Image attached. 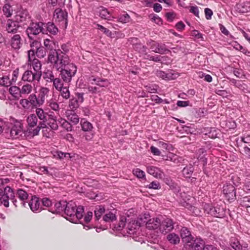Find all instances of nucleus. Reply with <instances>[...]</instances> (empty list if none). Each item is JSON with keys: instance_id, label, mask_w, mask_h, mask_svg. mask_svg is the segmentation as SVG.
Instances as JSON below:
<instances>
[{"instance_id": "nucleus-53", "label": "nucleus", "mask_w": 250, "mask_h": 250, "mask_svg": "<svg viewBox=\"0 0 250 250\" xmlns=\"http://www.w3.org/2000/svg\"><path fill=\"white\" fill-rule=\"evenodd\" d=\"M146 188L149 189H158L161 188L160 183L158 181H153L148 185L146 186Z\"/></svg>"}, {"instance_id": "nucleus-48", "label": "nucleus", "mask_w": 250, "mask_h": 250, "mask_svg": "<svg viewBox=\"0 0 250 250\" xmlns=\"http://www.w3.org/2000/svg\"><path fill=\"white\" fill-rule=\"evenodd\" d=\"M126 222V217L124 216H121L120 217L119 222L118 225L115 227V228L119 230H122L123 228H125Z\"/></svg>"}, {"instance_id": "nucleus-18", "label": "nucleus", "mask_w": 250, "mask_h": 250, "mask_svg": "<svg viewBox=\"0 0 250 250\" xmlns=\"http://www.w3.org/2000/svg\"><path fill=\"white\" fill-rule=\"evenodd\" d=\"M49 93L50 89L46 87L41 86L39 89L37 96L41 106L44 104L46 99L49 96Z\"/></svg>"}, {"instance_id": "nucleus-17", "label": "nucleus", "mask_w": 250, "mask_h": 250, "mask_svg": "<svg viewBox=\"0 0 250 250\" xmlns=\"http://www.w3.org/2000/svg\"><path fill=\"white\" fill-rule=\"evenodd\" d=\"M26 121L27 124V126L28 127L26 131V134L28 133L29 136L32 137L30 135L29 131H32L34 129H32V128L35 127L36 128L38 126V118L35 114H31L27 117Z\"/></svg>"}, {"instance_id": "nucleus-56", "label": "nucleus", "mask_w": 250, "mask_h": 250, "mask_svg": "<svg viewBox=\"0 0 250 250\" xmlns=\"http://www.w3.org/2000/svg\"><path fill=\"white\" fill-rule=\"evenodd\" d=\"M19 73V69H16L13 71L12 77L11 79H10V81L12 83V84L15 83L17 81Z\"/></svg>"}, {"instance_id": "nucleus-11", "label": "nucleus", "mask_w": 250, "mask_h": 250, "mask_svg": "<svg viewBox=\"0 0 250 250\" xmlns=\"http://www.w3.org/2000/svg\"><path fill=\"white\" fill-rule=\"evenodd\" d=\"M204 209L208 214L215 217L221 218L226 215V209L221 206L212 207L208 204H205Z\"/></svg>"}, {"instance_id": "nucleus-28", "label": "nucleus", "mask_w": 250, "mask_h": 250, "mask_svg": "<svg viewBox=\"0 0 250 250\" xmlns=\"http://www.w3.org/2000/svg\"><path fill=\"white\" fill-rule=\"evenodd\" d=\"M28 100L32 107H37L41 106L40 104V102L38 100V98L37 95H36L35 93H31L29 95L28 97L27 98Z\"/></svg>"}, {"instance_id": "nucleus-35", "label": "nucleus", "mask_w": 250, "mask_h": 250, "mask_svg": "<svg viewBox=\"0 0 250 250\" xmlns=\"http://www.w3.org/2000/svg\"><path fill=\"white\" fill-rule=\"evenodd\" d=\"M43 44L46 50H49L50 52L56 51L54 49L55 43L53 40L48 39L44 40Z\"/></svg>"}, {"instance_id": "nucleus-29", "label": "nucleus", "mask_w": 250, "mask_h": 250, "mask_svg": "<svg viewBox=\"0 0 250 250\" xmlns=\"http://www.w3.org/2000/svg\"><path fill=\"white\" fill-rule=\"evenodd\" d=\"M46 122V125H48L52 129L56 130L58 129V125L55 116L52 115H49Z\"/></svg>"}, {"instance_id": "nucleus-7", "label": "nucleus", "mask_w": 250, "mask_h": 250, "mask_svg": "<svg viewBox=\"0 0 250 250\" xmlns=\"http://www.w3.org/2000/svg\"><path fill=\"white\" fill-rule=\"evenodd\" d=\"M35 115L37 118H38L41 121L39 122L38 126L34 128L32 131H29L30 135L33 137L39 134L40 130L46 127V122L47 120L48 113L45 112L43 109L39 108V107H35Z\"/></svg>"}, {"instance_id": "nucleus-47", "label": "nucleus", "mask_w": 250, "mask_h": 250, "mask_svg": "<svg viewBox=\"0 0 250 250\" xmlns=\"http://www.w3.org/2000/svg\"><path fill=\"white\" fill-rule=\"evenodd\" d=\"M30 46L31 49L36 50L40 46H41V42L35 38L33 40H29Z\"/></svg>"}, {"instance_id": "nucleus-26", "label": "nucleus", "mask_w": 250, "mask_h": 250, "mask_svg": "<svg viewBox=\"0 0 250 250\" xmlns=\"http://www.w3.org/2000/svg\"><path fill=\"white\" fill-rule=\"evenodd\" d=\"M160 220L158 218L150 219L146 224V227L149 229H155L160 226Z\"/></svg>"}, {"instance_id": "nucleus-50", "label": "nucleus", "mask_w": 250, "mask_h": 250, "mask_svg": "<svg viewBox=\"0 0 250 250\" xmlns=\"http://www.w3.org/2000/svg\"><path fill=\"white\" fill-rule=\"evenodd\" d=\"M105 209L104 207L99 206L95 210V215L97 220H99L101 215L104 212Z\"/></svg>"}, {"instance_id": "nucleus-61", "label": "nucleus", "mask_w": 250, "mask_h": 250, "mask_svg": "<svg viewBox=\"0 0 250 250\" xmlns=\"http://www.w3.org/2000/svg\"><path fill=\"white\" fill-rule=\"evenodd\" d=\"M195 215L200 216L201 215V211L200 209L192 205L191 207L188 208Z\"/></svg>"}, {"instance_id": "nucleus-37", "label": "nucleus", "mask_w": 250, "mask_h": 250, "mask_svg": "<svg viewBox=\"0 0 250 250\" xmlns=\"http://www.w3.org/2000/svg\"><path fill=\"white\" fill-rule=\"evenodd\" d=\"M0 85L4 87H8L12 85L9 77L5 75L0 77Z\"/></svg>"}, {"instance_id": "nucleus-55", "label": "nucleus", "mask_w": 250, "mask_h": 250, "mask_svg": "<svg viewBox=\"0 0 250 250\" xmlns=\"http://www.w3.org/2000/svg\"><path fill=\"white\" fill-rule=\"evenodd\" d=\"M42 206L50 208L52 206L51 200L48 198H43L42 199Z\"/></svg>"}, {"instance_id": "nucleus-41", "label": "nucleus", "mask_w": 250, "mask_h": 250, "mask_svg": "<svg viewBox=\"0 0 250 250\" xmlns=\"http://www.w3.org/2000/svg\"><path fill=\"white\" fill-rule=\"evenodd\" d=\"M67 119L69 122L72 125H76L79 122V117L76 114H71L67 116Z\"/></svg>"}, {"instance_id": "nucleus-52", "label": "nucleus", "mask_w": 250, "mask_h": 250, "mask_svg": "<svg viewBox=\"0 0 250 250\" xmlns=\"http://www.w3.org/2000/svg\"><path fill=\"white\" fill-rule=\"evenodd\" d=\"M130 16L127 13H125L123 15H121L118 18V21L123 23H127L130 21Z\"/></svg>"}, {"instance_id": "nucleus-25", "label": "nucleus", "mask_w": 250, "mask_h": 250, "mask_svg": "<svg viewBox=\"0 0 250 250\" xmlns=\"http://www.w3.org/2000/svg\"><path fill=\"white\" fill-rule=\"evenodd\" d=\"M147 44L153 52L160 54H162L164 52L165 50L162 46L155 41L152 40L148 41Z\"/></svg>"}, {"instance_id": "nucleus-62", "label": "nucleus", "mask_w": 250, "mask_h": 250, "mask_svg": "<svg viewBox=\"0 0 250 250\" xmlns=\"http://www.w3.org/2000/svg\"><path fill=\"white\" fill-rule=\"evenodd\" d=\"M56 51L62 52L63 54L67 55V53L69 51V46L66 44H63L61 46V49H58Z\"/></svg>"}, {"instance_id": "nucleus-51", "label": "nucleus", "mask_w": 250, "mask_h": 250, "mask_svg": "<svg viewBox=\"0 0 250 250\" xmlns=\"http://www.w3.org/2000/svg\"><path fill=\"white\" fill-rule=\"evenodd\" d=\"M79 103L76 100V98H72L69 101V106L72 110L76 109L79 107Z\"/></svg>"}, {"instance_id": "nucleus-59", "label": "nucleus", "mask_w": 250, "mask_h": 250, "mask_svg": "<svg viewBox=\"0 0 250 250\" xmlns=\"http://www.w3.org/2000/svg\"><path fill=\"white\" fill-rule=\"evenodd\" d=\"M235 86L243 91L246 89V85L241 81H235Z\"/></svg>"}, {"instance_id": "nucleus-36", "label": "nucleus", "mask_w": 250, "mask_h": 250, "mask_svg": "<svg viewBox=\"0 0 250 250\" xmlns=\"http://www.w3.org/2000/svg\"><path fill=\"white\" fill-rule=\"evenodd\" d=\"M58 91L60 92V95L63 99L67 100L70 98V93L68 86H63Z\"/></svg>"}, {"instance_id": "nucleus-44", "label": "nucleus", "mask_w": 250, "mask_h": 250, "mask_svg": "<svg viewBox=\"0 0 250 250\" xmlns=\"http://www.w3.org/2000/svg\"><path fill=\"white\" fill-rule=\"evenodd\" d=\"M62 80V79H61L59 78L55 77L52 82L53 86L57 90H59L63 86V83Z\"/></svg>"}, {"instance_id": "nucleus-38", "label": "nucleus", "mask_w": 250, "mask_h": 250, "mask_svg": "<svg viewBox=\"0 0 250 250\" xmlns=\"http://www.w3.org/2000/svg\"><path fill=\"white\" fill-rule=\"evenodd\" d=\"M47 105L52 110L55 111H59L60 108L58 104L55 101V100L53 99H51L47 101Z\"/></svg>"}, {"instance_id": "nucleus-49", "label": "nucleus", "mask_w": 250, "mask_h": 250, "mask_svg": "<svg viewBox=\"0 0 250 250\" xmlns=\"http://www.w3.org/2000/svg\"><path fill=\"white\" fill-rule=\"evenodd\" d=\"M20 104L24 109H29L32 106L30 104L27 98L21 99L19 101Z\"/></svg>"}, {"instance_id": "nucleus-60", "label": "nucleus", "mask_w": 250, "mask_h": 250, "mask_svg": "<svg viewBox=\"0 0 250 250\" xmlns=\"http://www.w3.org/2000/svg\"><path fill=\"white\" fill-rule=\"evenodd\" d=\"M28 54V62H31L34 59H37L35 58L36 55V50L30 49L27 52Z\"/></svg>"}, {"instance_id": "nucleus-23", "label": "nucleus", "mask_w": 250, "mask_h": 250, "mask_svg": "<svg viewBox=\"0 0 250 250\" xmlns=\"http://www.w3.org/2000/svg\"><path fill=\"white\" fill-rule=\"evenodd\" d=\"M66 201H61L54 204L53 207L49 208L48 210L53 213H60L64 211L65 204Z\"/></svg>"}, {"instance_id": "nucleus-19", "label": "nucleus", "mask_w": 250, "mask_h": 250, "mask_svg": "<svg viewBox=\"0 0 250 250\" xmlns=\"http://www.w3.org/2000/svg\"><path fill=\"white\" fill-rule=\"evenodd\" d=\"M43 34H49V35H55L58 32V28L55 24L52 22L43 23Z\"/></svg>"}, {"instance_id": "nucleus-57", "label": "nucleus", "mask_w": 250, "mask_h": 250, "mask_svg": "<svg viewBox=\"0 0 250 250\" xmlns=\"http://www.w3.org/2000/svg\"><path fill=\"white\" fill-rule=\"evenodd\" d=\"M97 28L98 30L101 31L107 36H110L111 35V32L109 29L106 28L103 25L98 24H97Z\"/></svg>"}, {"instance_id": "nucleus-39", "label": "nucleus", "mask_w": 250, "mask_h": 250, "mask_svg": "<svg viewBox=\"0 0 250 250\" xmlns=\"http://www.w3.org/2000/svg\"><path fill=\"white\" fill-rule=\"evenodd\" d=\"M46 51L45 47L41 45L36 50V55L39 58H43L46 55Z\"/></svg>"}, {"instance_id": "nucleus-34", "label": "nucleus", "mask_w": 250, "mask_h": 250, "mask_svg": "<svg viewBox=\"0 0 250 250\" xmlns=\"http://www.w3.org/2000/svg\"><path fill=\"white\" fill-rule=\"evenodd\" d=\"M230 245L235 250H242V246L239 241L235 237H231L229 241Z\"/></svg>"}, {"instance_id": "nucleus-42", "label": "nucleus", "mask_w": 250, "mask_h": 250, "mask_svg": "<svg viewBox=\"0 0 250 250\" xmlns=\"http://www.w3.org/2000/svg\"><path fill=\"white\" fill-rule=\"evenodd\" d=\"M116 219V217L115 214L111 212L106 213L103 217V220L106 222H113Z\"/></svg>"}, {"instance_id": "nucleus-58", "label": "nucleus", "mask_w": 250, "mask_h": 250, "mask_svg": "<svg viewBox=\"0 0 250 250\" xmlns=\"http://www.w3.org/2000/svg\"><path fill=\"white\" fill-rule=\"evenodd\" d=\"M100 16L104 19H109L110 17V13L106 9H103L100 11Z\"/></svg>"}, {"instance_id": "nucleus-32", "label": "nucleus", "mask_w": 250, "mask_h": 250, "mask_svg": "<svg viewBox=\"0 0 250 250\" xmlns=\"http://www.w3.org/2000/svg\"><path fill=\"white\" fill-rule=\"evenodd\" d=\"M9 92L15 99L18 100L21 97L20 86H12L9 88Z\"/></svg>"}, {"instance_id": "nucleus-13", "label": "nucleus", "mask_w": 250, "mask_h": 250, "mask_svg": "<svg viewBox=\"0 0 250 250\" xmlns=\"http://www.w3.org/2000/svg\"><path fill=\"white\" fill-rule=\"evenodd\" d=\"M41 77L35 73L31 68L24 72L22 74L21 80L23 82L33 83L35 82H39Z\"/></svg>"}, {"instance_id": "nucleus-31", "label": "nucleus", "mask_w": 250, "mask_h": 250, "mask_svg": "<svg viewBox=\"0 0 250 250\" xmlns=\"http://www.w3.org/2000/svg\"><path fill=\"white\" fill-rule=\"evenodd\" d=\"M16 196L18 197L21 201L20 204L24 205V202L28 199V194L25 191L23 190V189H19L17 191Z\"/></svg>"}, {"instance_id": "nucleus-21", "label": "nucleus", "mask_w": 250, "mask_h": 250, "mask_svg": "<svg viewBox=\"0 0 250 250\" xmlns=\"http://www.w3.org/2000/svg\"><path fill=\"white\" fill-rule=\"evenodd\" d=\"M31 209L34 212H40L42 209V206L38 198L36 196L32 197L29 203Z\"/></svg>"}, {"instance_id": "nucleus-15", "label": "nucleus", "mask_w": 250, "mask_h": 250, "mask_svg": "<svg viewBox=\"0 0 250 250\" xmlns=\"http://www.w3.org/2000/svg\"><path fill=\"white\" fill-rule=\"evenodd\" d=\"M20 26L14 19H8L4 25L5 31L11 34L16 33Z\"/></svg>"}, {"instance_id": "nucleus-1", "label": "nucleus", "mask_w": 250, "mask_h": 250, "mask_svg": "<svg viewBox=\"0 0 250 250\" xmlns=\"http://www.w3.org/2000/svg\"><path fill=\"white\" fill-rule=\"evenodd\" d=\"M48 61L53 65V67L59 71L72 63H70V59L68 55L63 54L60 51L49 52L48 55Z\"/></svg>"}, {"instance_id": "nucleus-33", "label": "nucleus", "mask_w": 250, "mask_h": 250, "mask_svg": "<svg viewBox=\"0 0 250 250\" xmlns=\"http://www.w3.org/2000/svg\"><path fill=\"white\" fill-rule=\"evenodd\" d=\"M193 171V167L191 165H189L183 169L182 174L185 177L190 178L192 175Z\"/></svg>"}, {"instance_id": "nucleus-4", "label": "nucleus", "mask_w": 250, "mask_h": 250, "mask_svg": "<svg viewBox=\"0 0 250 250\" xmlns=\"http://www.w3.org/2000/svg\"><path fill=\"white\" fill-rule=\"evenodd\" d=\"M9 200L16 207L19 206L13 190L10 187L6 186L3 189L0 188V206L3 205L6 208L9 207Z\"/></svg>"}, {"instance_id": "nucleus-27", "label": "nucleus", "mask_w": 250, "mask_h": 250, "mask_svg": "<svg viewBox=\"0 0 250 250\" xmlns=\"http://www.w3.org/2000/svg\"><path fill=\"white\" fill-rule=\"evenodd\" d=\"M67 16V13L60 8H57L54 12V18L59 22L66 20Z\"/></svg>"}, {"instance_id": "nucleus-2", "label": "nucleus", "mask_w": 250, "mask_h": 250, "mask_svg": "<svg viewBox=\"0 0 250 250\" xmlns=\"http://www.w3.org/2000/svg\"><path fill=\"white\" fill-rule=\"evenodd\" d=\"M64 212L66 219L72 223H76L83 216V207L81 206H77L76 203L71 201L66 202Z\"/></svg>"}, {"instance_id": "nucleus-54", "label": "nucleus", "mask_w": 250, "mask_h": 250, "mask_svg": "<svg viewBox=\"0 0 250 250\" xmlns=\"http://www.w3.org/2000/svg\"><path fill=\"white\" fill-rule=\"evenodd\" d=\"M191 35L200 41H204V38L203 34L199 32L198 30H193L191 32Z\"/></svg>"}, {"instance_id": "nucleus-43", "label": "nucleus", "mask_w": 250, "mask_h": 250, "mask_svg": "<svg viewBox=\"0 0 250 250\" xmlns=\"http://www.w3.org/2000/svg\"><path fill=\"white\" fill-rule=\"evenodd\" d=\"M2 11L6 17H10L12 14V8L10 5L5 4L2 8Z\"/></svg>"}, {"instance_id": "nucleus-64", "label": "nucleus", "mask_w": 250, "mask_h": 250, "mask_svg": "<svg viewBox=\"0 0 250 250\" xmlns=\"http://www.w3.org/2000/svg\"><path fill=\"white\" fill-rule=\"evenodd\" d=\"M95 84L100 87H105L108 85V83L106 79H100Z\"/></svg>"}, {"instance_id": "nucleus-45", "label": "nucleus", "mask_w": 250, "mask_h": 250, "mask_svg": "<svg viewBox=\"0 0 250 250\" xmlns=\"http://www.w3.org/2000/svg\"><path fill=\"white\" fill-rule=\"evenodd\" d=\"M133 174L139 179H146V174L144 171L137 168L133 170Z\"/></svg>"}, {"instance_id": "nucleus-46", "label": "nucleus", "mask_w": 250, "mask_h": 250, "mask_svg": "<svg viewBox=\"0 0 250 250\" xmlns=\"http://www.w3.org/2000/svg\"><path fill=\"white\" fill-rule=\"evenodd\" d=\"M60 122L62 124V126L65 128L67 131H71L72 130V125L68 121L65 120L61 119Z\"/></svg>"}, {"instance_id": "nucleus-16", "label": "nucleus", "mask_w": 250, "mask_h": 250, "mask_svg": "<svg viewBox=\"0 0 250 250\" xmlns=\"http://www.w3.org/2000/svg\"><path fill=\"white\" fill-rule=\"evenodd\" d=\"M10 43L11 48L16 52H18L22 45V40L21 35L19 34L13 35L10 39Z\"/></svg>"}, {"instance_id": "nucleus-3", "label": "nucleus", "mask_w": 250, "mask_h": 250, "mask_svg": "<svg viewBox=\"0 0 250 250\" xmlns=\"http://www.w3.org/2000/svg\"><path fill=\"white\" fill-rule=\"evenodd\" d=\"M173 193L175 196L173 197L181 205L187 208H189L195 201L194 198L188 195L185 192H181L179 187L173 185Z\"/></svg>"}, {"instance_id": "nucleus-14", "label": "nucleus", "mask_w": 250, "mask_h": 250, "mask_svg": "<svg viewBox=\"0 0 250 250\" xmlns=\"http://www.w3.org/2000/svg\"><path fill=\"white\" fill-rule=\"evenodd\" d=\"M223 192L229 201L233 200L236 196L235 188L231 184L226 183L223 188Z\"/></svg>"}, {"instance_id": "nucleus-63", "label": "nucleus", "mask_w": 250, "mask_h": 250, "mask_svg": "<svg viewBox=\"0 0 250 250\" xmlns=\"http://www.w3.org/2000/svg\"><path fill=\"white\" fill-rule=\"evenodd\" d=\"M241 205L246 208L250 207V198L246 196L243 198L241 202Z\"/></svg>"}, {"instance_id": "nucleus-12", "label": "nucleus", "mask_w": 250, "mask_h": 250, "mask_svg": "<svg viewBox=\"0 0 250 250\" xmlns=\"http://www.w3.org/2000/svg\"><path fill=\"white\" fill-rule=\"evenodd\" d=\"M204 245L205 242L203 239L200 238H194L193 237L191 240L184 245V247L188 250H202Z\"/></svg>"}, {"instance_id": "nucleus-6", "label": "nucleus", "mask_w": 250, "mask_h": 250, "mask_svg": "<svg viewBox=\"0 0 250 250\" xmlns=\"http://www.w3.org/2000/svg\"><path fill=\"white\" fill-rule=\"evenodd\" d=\"M80 125L83 132L79 135L81 141H90L94 136V126L93 125L84 118L81 119Z\"/></svg>"}, {"instance_id": "nucleus-9", "label": "nucleus", "mask_w": 250, "mask_h": 250, "mask_svg": "<svg viewBox=\"0 0 250 250\" xmlns=\"http://www.w3.org/2000/svg\"><path fill=\"white\" fill-rule=\"evenodd\" d=\"M13 19L20 25H24L31 21V17L27 10L21 8L15 12Z\"/></svg>"}, {"instance_id": "nucleus-40", "label": "nucleus", "mask_w": 250, "mask_h": 250, "mask_svg": "<svg viewBox=\"0 0 250 250\" xmlns=\"http://www.w3.org/2000/svg\"><path fill=\"white\" fill-rule=\"evenodd\" d=\"M55 78L53 72L52 71L47 70L44 73L43 78L47 82L51 83L53 81Z\"/></svg>"}, {"instance_id": "nucleus-30", "label": "nucleus", "mask_w": 250, "mask_h": 250, "mask_svg": "<svg viewBox=\"0 0 250 250\" xmlns=\"http://www.w3.org/2000/svg\"><path fill=\"white\" fill-rule=\"evenodd\" d=\"M146 171L149 174L155 177H159L161 176V171L160 169L154 166H148L146 167Z\"/></svg>"}, {"instance_id": "nucleus-20", "label": "nucleus", "mask_w": 250, "mask_h": 250, "mask_svg": "<svg viewBox=\"0 0 250 250\" xmlns=\"http://www.w3.org/2000/svg\"><path fill=\"white\" fill-rule=\"evenodd\" d=\"M28 64L31 66L32 71L39 76L42 77V71L41 62L38 59H34L31 62H28Z\"/></svg>"}, {"instance_id": "nucleus-22", "label": "nucleus", "mask_w": 250, "mask_h": 250, "mask_svg": "<svg viewBox=\"0 0 250 250\" xmlns=\"http://www.w3.org/2000/svg\"><path fill=\"white\" fill-rule=\"evenodd\" d=\"M180 231L182 240L184 245L188 243V241L191 240V239L193 237L189 230L186 227H181Z\"/></svg>"}, {"instance_id": "nucleus-10", "label": "nucleus", "mask_w": 250, "mask_h": 250, "mask_svg": "<svg viewBox=\"0 0 250 250\" xmlns=\"http://www.w3.org/2000/svg\"><path fill=\"white\" fill-rule=\"evenodd\" d=\"M60 76L63 82L69 83L71 82L72 78L75 76L77 72V67L73 63L67 66L65 68L60 70Z\"/></svg>"}, {"instance_id": "nucleus-24", "label": "nucleus", "mask_w": 250, "mask_h": 250, "mask_svg": "<svg viewBox=\"0 0 250 250\" xmlns=\"http://www.w3.org/2000/svg\"><path fill=\"white\" fill-rule=\"evenodd\" d=\"M21 97H26L31 94L33 90V86L31 83H26L20 86Z\"/></svg>"}, {"instance_id": "nucleus-5", "label": "nucleus", "mask_w": 250, "mask_h": 250, "mask_svg": "<svg viewBox=\"0 0 250 250\" xmlns=\"http://www.w3.org/2000/svg\"><path fill=\"white\" fill-rule=\"evenodd\" d=\"M5 136L12 139L22 140L26 133L23 131V125L20 122H17L6 128L4 131Z\"/></svg>"}, {"instance_id": "nucleus-8", "label": "nucleus", "mask_w": 250, "mask_h": 250, "mask_svg": "<svg viewBox=\"0 0 250 250\" xmlns=\"http://www.w3.org/2000/svg\"><path fill=\"white\" fill-rule=\"evenodd\" d=\"M43 22H32L26 28L25 33L29 40H33L40 33L43 34Z\"/></svg>"}]
</instances>
